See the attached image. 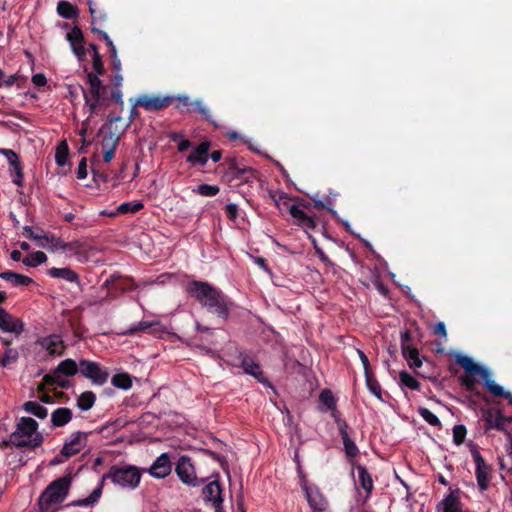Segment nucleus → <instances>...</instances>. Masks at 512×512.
Here are the masks:
<instances>
[{"label": "nucleus", "mask_w": 512, "mask_h": 512, "mask_svg": "<svg viewBox=\"0 0 512 512\" xmlns=\"http://www.w3.org/2000/svg\"><path fill=\"white\" fill-rule=\"evenodd\" d=\"M43 234V231H41V233H35L30 226H25L23 228V235L29 239L37 241V243L42 241Z\"/></svg>", "instance_id": "61"}, {"label": "nucleus", "mask_w": 512, "mask_h": 512, "mask_svg": "<svg viewBox=\"0 0 512 512\" xmlns=\"http://www.w3.org/2000/svg\"><path fill=\"white\" fill-rule=\"evenodd\" d=\"M72 411L67 407L55 409L51 414V423L53 427H63L72 419Z\"/></svg>", "instance_id": "29"}, {"label": "nucleus", "mask_w": 512, "mask_h": 512, "mask_svg": "<svg viewBox=\"0 0 512 512\" xmlns=\"http://www.w3.org/2000/svg\"><path fill=\"white\" fill-rule=\"evenodd\" d=\"M43 381L47 385H57L62 389L70 388V381L55 373L44 375Z\"/></svg>", "instance_id": "42"}, {"label": "nucleus", "mask_w": 512, "mask_h": 512, "mask_svg": "<svg viewBox=\"0 0 512 512\" xmlns=\"http://www.w3.org/2000/svg\"><path fill=\"white\" fill-rule=\"evenodd\" d=\"M188 293L207 311L225 322L233 307L231 300L218 288L208 282L194 280L188 285Z\"/></svg>", "instance_id": "1"}, {"label": "nucleus", "mask_w": 512, "mask_h": 512, "mask_svg": "<svg viewBox=\"0 0 512 512\" xmlns=\"http://www.w3.org/2000/svg\"><path fill=\"white\" fill-rule=\"evenodd\" d=\"M319 401L322 405L326 407V410L331 411L332 417L336 420V418H340L338 415V411L336 409V398L334 397L332 391L330 389H323L319 395Z\"/></svg>", "instance_id": "32"}, {"label": "nucleus", "mask_w": 512, "mask_h": 512, "mask_svg": "<svg viewBox=\"0 0 512 512\" xmlns=\"http://www.w3.org/2000/svg\"><path fill=\"white\" fill-rule=\"evenodd\" d=\"M202 497L206 503H223L222 486L218 479L212 480L202 488Z\"/></svg>", "instance_id": "21"}, {"label": "nucleus", "mask_w": 512, "mask_h": 512, "mask_svg": "<svg viewBox=\"0 0 512 512\" xmlns=\"http://www.w3.org/2000/svg\"><path fill=\"white\" fill-rule=\"evenodd\" d=\"M72 52L76 55L79 61H83L86 58V49L84 43L70 45Z\"/></svg>", "instance_id": "62"}, {"label": "nucleus", "mask_w": 512, "mask_h": 512, "mask_svg": "<svg viewBox=\"0 0 512 512\" xmlns=\"http://www.w3.org/2000/svg\"><path fill=\"white\" fill-rule=\"evenodd\" d=\"M80 374L89 379L94 385L102 386L107 383L109 372L100 363L87 359L80 360Z\"/></svg>", "instance_id": "9"}, {"label": "nucleus", "mask_w": 512, "mask_h": 512, "mask_svg": "<svg viewBox=\"0 0 512 512\" xmlns=\"http://www.w3.org/2000/svg\"><path fill=\"white\" fill-rule=\"evenodd\" d=\"M111 384L116 388L128 390L132 387V378L128 373H117L111 378Z\"/></svg>", "instance_id": "39"}, {"label": "nucleus", "mask_w": 512, "mask_h": 512, "mask_svg": "<svg viewBox=\"0 0 512 512\" xmlns=\"http://www.w3.org/2000/svg\"><path fill=\"white\" fill-rule=\"evenodd\" d=\"M460 384L470 393H476L477 381L471 375L461 376L459 378Z\"/></svg>", "instance_id": "55"}, {"label": "nucleus", "mask_w": 512, "mask_h": 512, "mask_svg": "<svg viewBox=\"0 0 512 512\" xmlns=\"http://www.w3.org/2000/svg\"><path fill=\"white\" fill-rule=\"evenodd\" d=\"M102 486H103V483L100 486H98L96 489H94L93 492L88 497L74 502V505L89 506V505H93L94 503H96L102 494Z\"/></svg>", "instance_id": "49"}, {"label": "nucleus", "mask_w": 512, "mask_h": 512, "mask_svg": "<svg viewBox=\"0 0 512 512\" xmlns=\"http://www.w3.org/2000/svg\"><path fill=\"white\" fill-rule=\"evenodd\" d=\"M483 428L486 434L490 430H498L506 433L509 437V448L508 458L511 461L509 472L512 474V435L509 429V425L512 423V417H506L502 415L500 410L497 409H486L482 413Z\"/></svg>", "instance_id": "6"}, {"label": "nucleus", "mask_w": 512, "mask_h": 512, "mask_svg": "<svg viewBox=\"0 0 512 512\" xmlns=\"http://www.w3.org/2000/svg\"><path fill=\"white\" fill-rule=\"evenodd\" d=\"M22 409L39 419H45L48 416V409L36 401L25 402L22 406Z\"/></svg>", "instance_id": "37"}, {"label": "nucleus", "mask_w": 512, "mask_h": 512, "mask_svg": "<svg viewBox=\"0 0 512 512\" xmlns=\"http://www.w3.org/2000/svg\"><path fill=\"white\" fill-rule=\"evenodd\" d=\"M19 359V352L15 348H6L3 355L0 357V365L2 367H8L14 364Z\"/></svg>", "instance_id": "45"}, {"label": "nucleus", "mask_w": 512, "mask_h": 512, "mask_svg": "<svg viewBox=\"0 0 512 512\" xmlns=\"http://www.w3.org/2000/svg\"><path fill=\"white\" fill-rule=\"evenodd\" d=\"M0 277L15 287L28 286L33 282L32 278L10 270L0 273Z\"/></svg>", "instance_id": "30"}, {"label": "nucleus", "mask_w": 512, "mask_h": 512, "mask_svg": "<svg viewBox=\"0 0 512 512\" xmlns=\"http://www.w3.org/2000/svg\"><path fill=\"white\" fill-rule=\"evenodd\" d=\"M91 432L77 431L70 435L62 447V455L72 457L81 452V450L87 445L88 436Z\"/></svg>", "instance_id": "12"}, {"label": "nucleus", "mask_w": 512, "mask_h": 512, "mask_svg": "<svg viewBox=\"0 0 512 512\" xmlns=\"http://www.w3.org/2000/svg\"><path fill=\"white\" fill-rule=\"evenodd\" d=\"M460 500L458 491L450 492L440 503L439 507L442 506V512H463L460 508Z\"/></svg>", "instance_id": "34"}, {"label": "nucleus", "mask_w": 512, "mask_h": 512, "mask_svg": "<svg viewBox=\"0 0 512 512\" xmlns=\"http://www.w3.org/2000/svg\"><path fill=\"white\" fill-rule=\"evenodd\" d=\"M0 330L19 336L24 331V323L21 319L14 317L5 309L0 308Z\"/></svg>", "instance_id": "16"}, {"label": "nucleus", "mask_w": 512, "mask_h": 512, "mask_svg": "<svg viewBox=\"0 0 512 512\" xmlns=\"http://www.w3.org/2000/svg\"><path fill=\"white\" fill-rule=\"evenodd\" d=\"M47 274L51 278H59V279L65 280L67 282L74 283L79 288V290H82L79 275L69 267H64V268L53 267L48 270Z\"/></svg>", "instance_id": "22"}, {"label": "nucleus", "mask_w": 512, "mask_h": 512, "mask_svg": "<svg viewBox=\"0 0 512 512\" xmlns=\"http://www.w3.org/2000/svg\"><path fill=\"white\" fill-rule=\"evenodd\" d=\"M456 363L460 365L467 374L471 376L479 375L481 376H487V369L474 363L473 359L466 356V355H457L456 356Z\"/></svg>", "instance_id": "23"}, {"label": "nucleus", "mask_w": 512, "mask_h": 512, "mask_svg": "<svg viewBox=\"0 0 512 512\" xmlns=\"http://www.w3.org/2000/svg\"><path fill=\"white\" fill-rule=\"evenodd\" d=\"M142 469L134 465H112L107 473L102 476V481L107 479L124 489H136L141 481Z\"/></svg>", "instance_id": "3"}, {"label": "nucleus", "mask_w": 512, "mask_h": 512, "mask_svg": "<svg viewBox=\"0 0 512 512\" xmlns=\"http://www.w3.org/2000/svg\"><path fill=\"white\" fill-rule=\"evenodd\" d=\"M227 173L235 179H243L245 182H249L255 178L256 171L245 165H240L236 158H230L227 160Z\"/></svg>", "instance_id": "17"}, {"label": "nucleus", "mask_w": 512, "mask_h": 512, "mask_svg": "<svg viewBox=\"0 0 512 512\" xmlns=\"http://www.w3.org/2000/svg\"><path fill=\"white\" fill-rule=\"evenodd\" d=\"M57 13L64 19H76L79 17V9L69 1L61 0L57 4Z\"/></svg>", "instance_id": "31"}, {"label": "nucleus", "mask_w": 512, "mask_h": 512, "mask_svg": "<svg viewBox=\"0 0 512 512\" xmlns=\"http://www.w3.org/2000/svg\"><path fill=\"white\" fill-rule=\"evenodd\" d=\"M472 456L476 465V479L478 487L481 491L489 487L491 467L486 464L484 458L478 451L472 452Z\"/></svg>", "instance_id": "15"}, {"label": "nucleus", "mask_w": 512, "mask_h": 512, "mask_svg": "<svg viewBox=\"0 0 512 512\" xmlns=\"http://www.w3.org/2000/svg\"><path fill=\"white\" fill-rule=\"evenodd\" d=\"M313 207L318 210H327L333 215L336 214V211L332 208V201L329 198L325 201L313 199Z\"/></svg>", "instance_id": "57"}, {"label": "nucleus", "mask_w": 512, "mask_h": 512, "mask_svg": "<svg viewBox=\"0 0 512 512\" xmlns=\"http://www.w3.org/2000/svg\"><path fill=\"white\" fill-rule=\"evenodd\" d=\"M467 429L464 425H455L453 427V441L456 445H461L466 437Z\"/></svg>", "instance_id": "53"}, {"label": "nucleus", "mask_w": 512, "mask_h": 512, "mask_svg": "<svg viewBox=\"0 0 512 512\" xmlns=\"http://www.w3.org/2000/svg\"><path fill=\"white\" fill-rule=\"evenodd\" d=\"M47 260V256L42 251H36L27 255L23 260V264L29 267H36Z\"/></svg>", "instance_id": "44"}, {"label": "nucleus", "mask_w": 512, "mask_h": 512, "mask_svg": "<svg viewBox=\"0 0 512 512\" xmlns=\"http://www.w3.org/2000/svg\"><path fill=\"white\" fill-rule=\"evenodd\" d=\"M175 100H177L175 108L180 113H191L197 111L203 117V119L213 124L214 126H217L215 121L212 119L210 110L204 105V103L201 100H191L190 97L186 95H180L178 97H175Z\"/></svg>", "instance_id": "10"}, {"label": "nucleus", "mask_w": 512, "mask_h": 512, "mask_svg": "<svg viewBox=\"0 0 512 512\" xmlns=\"http://www.w3.org/2000/svg\"><path fill=\"white\" fill-rule=\"evenodd\" d=\"M365 381L369 391L375 395L378 399H382V390L379 382L375 378L373 372L365 374Z\"/></svg>", "instance_id": "47"}, {"label": "nucleus", "mask_w": 512, "mask_h": 512, "mask_svg": "<svg viewBox=\"0 0 512 512\" xmlns=\"http://www.w3.org/2000/svg\"><path fill=\"white\" fill-rule=\"evenodd\" d=\"M153 325H154L153 322L141 321V322L138 323V325H136L134 327H131L128 330L127 334L134 335V334H136L139 331H146L147 329L151 328Z\"/></svg>", "instance_id": "60"}, {"label": "nucleus", "mask_w": 512, "mask_h": 512, "mask_svg": "<svg viewBox=\"0 0 512 512\" xmlns=\"http://www.w3.org/2000/svg\"><path fill=\"white\" fill-rule=\"evenodd\" d=\"M306 498L313 512H331L327 498L315 486L305 487Z\"/></svg>", "instance_id": "14"}, {"label": "nucleus", "mask_w": 512, "mask_h": 512, "mask_svg": "<svg viewBox=\"0 0 512 512\" xmlns=\"http://www.w3.org/2000/svg\"><path fill=\"white\" fill-rule=\"evenodd\" d=\"M71 476L65 475L51 482L41 494L38 505L41 512H49L51 505L62 503L71 485Z\"/></svg>", "instance_id": "4"}, {"label": "nucleus", "mask_w": 512, "mask_h": 512, "mask_svg": "<svg viewBox=\"0 0 512 512\" xmlns=\"http://www.w3.org/2000/svg\"><path fill=\"white\" fill-rule=\"evenodd\" d=\"M11 169V176H12V182L21 187L24 183V172H23V166L20 160L15 161L13 164L10 165Z\"/></svg>", "instance_id": "43"}, {"label": "nucleus", "mask_w": 512, "mask_h": 512, "mask_svg": "<svg viewBox=\"0 0 512 512\" xmlns=\"http://www.w3.org/2000/svg\"><path fill=\"white\" fill-rule=\"evenodd\" d=\"M100 75L89 72L87 74V79L90 84V94L92 98H102L104 93L106 92V86L103 85L102 81L99 78Z\"/></svg>", "instance_id": "33"}, {"label": "nucleus", "mask_w": 512, "mask_h": 512, "mask_svg": "<svg viewBox=\"0 0 512 512\" xmlns=\"http://www.w3.org/2000/svg\"><path fill=\"white\" fill-rule=\"evenodd\" d=\"M309 238L311 239L312 243H313V246H314V249H315V253L316 255L319 257V259L327 266H333L334 263L330 260V258L327 256V254L317 245V241L315 238H313L312 236H309Z\"/></svg>", "instance_id": "56"}, {"label": "nucleus", "mask_w": 512, "mask_h": 512, "mask_svg": "<svg viewBox=\"0 0 512 512\" xmlns=\"http://www.w3.org/2000/svg\"><path fill=\"white\" fill-rule=\"evenodd\" d=\"M103 287L108 288L110 290L126 292L135 290L137 288V285L134 282L133 278L122 277L120 275L113 274L104 281Z\"/></svg>", "instance_id": "18"}, {"label": "nucleus", "mask_w": 512, "mask_h": 512, "mask_svg": "<svg viewBox=\"0 0 512 512\" xmlns=\"http://www.w3.org/2000/svg\"><path fill=\"white\" fill-rule=\"evenodd\" d=\"M78 372L80 373V363L77 364L70 358L61 361L53 371L55 374L67 377L75 376Z\"/></svg>", "instance_id": "26"}, {"label": "nucleus", "mask_w": 512, "mask_h": 512, "mask_svg": "<svg viewBox=\"0 0 512 512\" xmlns=\"http://www.w3.org/2000/svg\"><path fill=\"white\" fill-rule=\"evenodd\" d=\"M87 177V160L82 158L78 164L77 178L83 180Z\"/></svg>", "instance_id": "64"}, {"label": "nucleus", "mask_w": 512, "mask_h": 512, "mask_svg": "<svg viewBox=\"0 0 512 512\" xmlns=\"http://www.w3.org/2000/svg\"><path fill=\"white\" fill-rule=\"evenodd\" d=\"M142 472L149 473L155 479H164L172 472V462L169 454L162 453L149 468H142Z\"/></svg>", "instance_id": "11"}, {"label": "nucleus", "mask_w": 512, "mask_h": 512, "mask_svg": "<svg viewBox=\"0 0 512 512\" xmlns=\"http://www.w3.org/2000/svg\"><path fill=\"white\" fill-rule=\"evenodd\" d=\"M484 381V384L488 391L495 397H503L509 401V404H512V394L508 391H505L502 386L496 384L493 380L490 379V372L487 370V376H481Z\"/></svg>", "instance_id": "27"}, {"label": "nucleus", "mask_w": 512, "mask_h": 512, "mask_svg": "<svg viewBox=\"0 0 512 512\" xmlns=\"http://www.w3.org/2000/svg\"><path fill=\"white\" fill-rule=\"evenodd\" d=\"M401 350L403 357L407 360L410 368L416 369L422 366V360L420 359L419 350L416 347L407 346Z\"/></svg>", "instance_id": "35"}, {"label": "nucleus", "mask_w": 512, "mask_h": 512, "mask_svg": "<svg viewBox=\"0 0 512 512\" xmlns=\"http://www.w3.org/2000/svg\"><path fill=\"white\" fill-rule=\"evenodd\" d=\"M120 135H117L116 133L112 131H108L103 135L102 141H101V147L102 150H108L113 149L116 150L119 144Z\"/></svg>", "instance_id": "41"}, {"label": "nucleus", "mask_w": 512, "mask_h": 512, "mask_svg": "<svg viewBox=\"0 0 512 512\" xmlns=\"http://www.w3.org/2000/svg\"><path fill=\"white\" fill-rule=\"evenodd\" d=\"M237 359L245 374L252 376L265 387L274 389L272 383L265 376V373L263 372L260 364L255 361L254 357L245 351H240L238 353Z\"/></svg>", "instance_id": "8"}, {"label": "nucleus", "mask_w": 512, "mask_h": 512, "mask_svg": "<svg viewBox=\"0 0 512 512\" xmlns=\"http://www.w3.org/2000/svg\"><path fill=\"white\" fill-rule=\"evenodd\" d=\"M92 67L95 71L94 74L103 75L105 73L104 63L99 51H95L92 55Z\"/></svg>", "instance_id": "54"}, {"label": "nucleus", "mask_w": 512, "mask_h": 512, "mask_svg": "<svg viewBox=\"0 0 512 512\" xmlns=\"http://www.w3.org/2000/svg\"><path fill=\"white\" fill-rule=\"evenodd\" d=\"M64 241L55 236L54 234H43V238L41 242H38L37 245L42 248H50L51 250H63Z\"/></svg>", "instance_id": "36"}, {"label": "nucleus", "mask_w": 512, "mask_h": 512, "mask_svg": "<svg viewBox=\"0 0 512 512\" xmlns=\"http://www.w3.org/2000/svg\"><path fill=\"white\" fill-rule=\"evenodd\" d=\"M63 251L76 256L79 261H83L87 259L88 245L79 240L65 242Z\"/></svg>", "instance_id": "25"}, {"label": "nucleus", "mask_w": 512, "mask_h": 512, "mask_svg": "<svg viewBox=\"0 0 512 512\" xmlns=\"http://www.w3.org/2000/svg\"><path fill=\"white\" fill-rule=\"evenodd\" d=\"M41 346L45 348L50 355H63L65 351V344L60 336L50 335L43 338L40 342Z\"/></svg>", "instance_id": "24"}, {"label": "nucleus", "mask_w": 512, "mask_h": 512, "mask_svg": "<svg viewBox=\"0 0 512 512\" xmlns=\"http://www.w3.org/2000/svg\"><path fill=\"white\" fill-rule=\"evenodd\" d=\"M225 213L229 220L235 221L239 215V207L234 203H229L225 206Z\"/></svg>", "instance_id": "59"}, {"label": "nucleus", "mask_w": 512, "mask_h": 512, "mask_svg": "<svg viewBox=\"0 0 512 512\" xmlns=\"http://www.w3.org/2000/svg\"><path fill=\"white\" fill-rule=\"evenodd\" d=\"M277 205L282 204L290 213L293 218V223L304 231L315 230L318 226V218L316 215H308L304 209L310 206L309 203L304 200L298 204H292L291 199L285 193H281L279 198L275 200Z\"/></svg>", "instance_id": "5"}, {"label": "nucleus", "mask_w": 512, "mask_h": 512, "mask_svg": "<svg viewBox=\"0 0 512 512\" xmlns=\"http://www.w3.org/2000/svg\"><path fill=\"white\" fill-rule=\"evenodd\" d=\"M77 407L82 411H88L90 410L95 402H96V395L92 391H85L81 393L77 398Z\"/></svg>", "instance_id": "38"}, {"label": "nucleus", "mask_w": 512, "mask_h": 512, "mask_svg": "<svg viewBox=\"0 0 512 512\" xmlns=\"http://www.w3.org/2000/svg\"><path fill=\"white\" fill-rule=\"evenodd\" d=\"M175 473L179 480L189 487H198L206 481L205 478L197 477L192 459L187 455L179 457L175 465Z\"/></svg>", "instance_id": "7"}, {"label": "nucleus", "mask_w": 512, "mask_h": 512, "mask_svg": "<svg viewBox=\"0 0 512 512\" xmlns=\"http://www.w3.org/2000/svg\"><path fill=\"white\" fill-rule=\"evenodd\" d=\"M144 207L143 203L136 202H123L117 207V214H128V213H137L142 210Z\"/></svg>", "instance_id": "48"}, {"label": "nucleus", "mask_w": 512, "mask_h": 512, "mask_svg": "<svg viewBox=\"0 0 512 512\" xmlns=\"http://www.w3.org/2000/svg\"><path fill=\"white\" fill-rule=\"evenodd\" d=\"M220 191L217 185L200 184L196 189L193 190L196 194L204 197L216 196Z\"/></svg>", "instance_id": "50"}, {"label": "nucleus", "mask_w": 512, "mask_h": 512, "mask_svg": "<svg viewBox=\"0 0 512 512\" xmlns=\"http://www.w3.org/2000/svg\"><path fill=\"white\" fill-rule=\"evenodd\" d=\"M69 157V148L65 141L61 142L55 153V162L58 166L63 167L67 164Z\"/></svg>", "instance_id": "46"}, {"label": "nucleus", "mask_w": 512, "mask_h": 512, "mask_svg": "<svg viewBox=\"0 0 512 512\" xmlns=\"http://www.w3.org/2000/svg\"><path fill=\"white\" fill-rule=\"evenodd\" d=\"M418 413L431 426L441 427V421L429 409L425 407H419Z\"/></svg>", "instance_id": "51"}, {"label": "nucleus", "mask_w": 512, "mask_h": 512, "mask_svg": "<svg viewBox=\"0 0 512 512\" xmlns=\"http://www.w3.org/2000/svg\"><path fill=\"white\" fill-rule=\"evenodd\" d=\"M84 99L86 105L89 106V110L91 113H95L97 109L103 105V97L102 98H93V100H90L88 95L84 92Z\"/></svg>", "instance_id": "58"}, {"label": "nucleus", "mask_w": 512, "mask_h": 512, "mask_svg": "<svg viewBox=\"0 0 512 512\" xmlns=\"http://www.w3.org/2000/svg\"><path fill=\"white\" fill-rule=\"evenodd\" d=\"M336 424L339 429V434L341 436L346 455L350 458H354V457L358 456L359 449H358L357 445L355 444V442L350 438V436L348 434L349 426H348L347 422L341 418H336Z\"/></svg>", "instance_id": "20"}, {"label": "nucleus", "mask_w": 512, "mask_h": 512, "mask_svg": "<svg viewBox=\"0 0 512 512\" xmlns=\"http://www.w3.org/2000/svg\"><path fill=\"white\" fill-rule=\"evenodd\" d=\"M399 382L401 387H406L411 390H420V383L419 381L414 378L411 374H409L407 371H401L399 373Z\"/></svg>", "instance_id": "40"}, {"label": "nucleus", "mask_w": 512, "mask_h": 512, "mask_svg": "<svg viewBox=\"0 0 512 512\" xmlns=\"http://www.w3.org/2000/svg\"><path fill=\"white\" fill-rule=\"evenodd\" d=\"M175 101V97L173 96H155L150 97L147 95L140 96L135 105L139 107H143L147 111H159L166 107H169Z\"/></svg>", "instance_id": "13"}, {"label": "nucleus", "mask_w": 512, "mask_h": 512, "mask_svg": "<svg viewBox=\"0 0 512 512\" xmlns=\"http://www.w3.org/2000/svg\"><path fill=\"white\" fill-rule=\"evenodd\" d=\"M211 143L209 141H203L198 144L190 154L187 156L186 161L193 166L204 167L209 159V150Z\"/></svg>", "instance_id": "19"}, {"label": "nucleus", "mask_w": 512, "mask_h": 512, "mask_svg": "<svg viewBox=\"0 0 512 512\" xmlns=\"http://www.w3.org/2000/svg\"><path fill=\"white\" fill-rule=\"evenodd\" d=\"M66 40L70 45L84 43V36L81 29L75 25L67 34Z\"/></svg>", "instance_id": "52"}, {"label": "nucleus", "mask_w": 512, "mask_h": 512, "mask_svg": "<svg viewBox=\"0 0 512 512\" xmlns=\"http://www.w3.org/2000/svg\"><path fill=\"white\" fill-rule=\"evenodd\" d=\"M358 472V481L360 487L366 492V499H368L373 491L374 484L371 477V474L368 472L367 468L363 465L356 466Z\"/></svg>", "instance_id": "28"}, {"label": "nucleus", "mask_w": 512, "mask_h": 512, "mask_svg": "<svg viewBox=\"0 0 512 512\" xmlns=\"http://www.w3.org/2000/svg\"><path fill=\"white\" fill-rule=\"evenodd\" d=\"M0 154L7 159L10 165L13 164L15 161L19 160L18 154L11 149L0 148Z\"/></svg>", "instance_id": "63"}, {"label": "nucleus", "mask_w": 512, "mask_h": 512, "mask_svg": "<svg viewBox=\"0 0 512 512\" xmlns=\"http://www.w3.org/2000/svg\"><path fill=\"white\" fill-rule=\"evenodd\" d=\"M38 422L31 417H21L16 425V429L9 436V439L3 440L1 448H30L40 447L44 441L42 433L38 431Z\"/></svg>", "instance_id": "2"}]
</instances>
